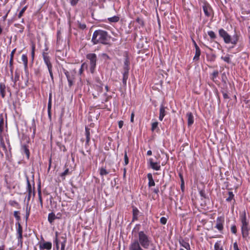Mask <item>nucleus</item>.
<instances>
[{"label": "nucleus", "mask_w": 250, "mask_h": 250, "mask_svg": "<svg viewBox=\"0 0 250 250\" xmlns=\"http://www.w3.org/2000/svg\"><path fill=\"white\" fill-rule=\"evenodd\" d=\"M218 71H214L212 73V80L214 81V79L216 78L218 75Z\"/></svg>", "instance_id": "c03bdc74"}, {"label": "nucleus", "mask_w": 250, "mask_h": 250, "mask_svg": "<svg viewBox=\"0 0 250 250\" xmlns=\"http://www.w3.org/2000/svg\"><path fill=\"white\" fill-rule=\"evenodd\" d=\"M193 42L194 46L195 47V49H196V48H200L199 47V46L197 45V44H196V42L194 40H193Z\"/></svg>", "instance_id": "680f3d73"}, {"label": "nucleus", "mask_w": 250, "mask_h": 250, "mask_svg": "<svg viewBox=\"0 0 250 250\" xmlns=\"http://www.w3.org/2000/svg\"><path fill=\"white\" fill-rule=\"evenodd\" d=\"M102 86H103V84H102L101 86H97L98 90H99L100 91H102V90L103 89V87Z\"/></svg>", "instance_id": "0e129e2a"}, {"label": "nucleus", "mask_w": 250, "mask_h": 250, "mask_svg": "<svg viewBox=\"0 0 250 250\" xmlns=\"http://www.w3.org/2000/svg\"><path fill=\"white\" fill-rule=\"evenodd\" d=\"M166 111L165 107L162 105L160 108V115H159V120L160 121H162L164 116L166 115Z\"/></svg>", "instance_id": "f8f14e48"}, {"label": "nucleus", "mask_w": 250, "mask_h": 250, "mask_svg": "<svg viewBox=\"0 0 250 250\" xmlns=\"http://www.w3.org/2000/svg\"><path fill=\"white\" fill-rule=\"evenodd\" d=\"M0 94L2 98H4L6 94V85L4 83H0Z\"/></svg>", "instance_id": "1a4fd4ad"}, {"label": "nucleus", "mask_w": 250, "mask_h": 250, "mask_svg": "<svg viewBox=\"0 0 250 250\" xmlns=\"http://www.w3.org/2000/svg\"><path fill=\"white\" fill-rule=\"evenodd\" d=\"M34 49H35V46H32V55L33 57L34 56Z\"/></svg>", "instance_id": "69168bd1"}, {"label": "nucleus", "mask_w": 250, "mask_h": 250, "mask_svg": "<svg viewBox=\"0 0 250 250\" xmlns=\"http://www.w3.org/2000/svg\"><path fill=\"white\" fill-rule=\"evenodd\" d=\"M49 72L50 73V72H52V64L47 66Z\"/></svg>", "instance_id": "bf43d9fd"}, {"label": "nucleus", "mask_w": 250, "mask_h": 250, "mask_svg": "<svg viewBox=\"0 0 250 250\" xmlns=\"http://www.w3.org/2000/svg\"><path fill=\"white\" fill-rule=\"evenodd\" d=\"M134 113H132L131 115V119H130V121L132 123H133L134 121Z\"/></svg>", "instance_id": "4d7b16f0"}, {"label": "nucleus", "mask_w": 250, "mask_h": 250, "mask_svg": "<svg viewBox=\"0 0 250 250\" xmlns=\"http://www.w3.org/2000/svg\"><path fill=\"white\" fill-rule=\"evenodd\" d=\"M39 199H40V202L41 203V204H42V199L40 190H39Z\"/></svg>", "instance_id": "13d9d810"}, {"label": "nucleus", "mask_w": 250, "mask_h": 250, "mask_svg": "<svg viewBox=\"0 0 250 250\" xmlns=\"http://www.w3.org/2000/svg\"><path fill=\"white\" fill-rule=\"evenodd\" d=\"M78 0H71V4L73 5H75L78 3Z\"/></svg>", "instance_id": "5fc2aeb1"}, {"label": "nucleus", "mask_w": 250, "mask_h": 250, "mask_svg": "<svg viewBox=\"0 0 250 250\" xmlns=\"http://www.w3.org/2000/svg\"><path fill=\"white\" fill-rule=\"evenodd\" d=\"M42 56H43L44 61L45 64H46L47 66H49V65H51L49 58L47 56V54L45 53H43L42 54Z\"/></svg>", "instance_id": "f3484780"}, {"label": "nucleus", "mask_w": 250, "mask_h": 250, "mask_svg": "<svg viewBox=\"0 0 250 250\" xmlns=\"http://www.w3.org/2000/svg\"><path fill=\"white\" fill-rule=\"evenodd\" d=\"M231 231L233 233H236L237 232L236 227L235 225L232 226L231 227Z\"/></svg>", "instance_id": "a18cd8bd"}, {"label": "nucleus", "mask_w": 250, "mask_h": 250, "mask_svg": "<svg viewBox=\"0 0 250 250\" xmlns=\"http://www.w3.org/2000/svg\"><path fill=\"white\" fill-rule=\"evenodd\" d=\"M13 60H10V61H9V65H10V72H11V79H13Z\"/></svg>", "instance_id": "7c9ffc66"}, {"label": "nucleus", "mask_w": 250, "mask_h": 250, "mask_svg": "<svg viewBox=\"0 0 250 250\" xmlns=\"http://www.w3.org/2000/svg\"><path fill=\"white\" fill-rule=\"evenodd\" d=\"M158 122H154L152 124L151 129L153 131L155 128H156L158 126Z\"/></svg>", "instance_id": "a19ab883"}, {"label": "nucleus", "mask_w": 250, "mask_h": 250, "mask_svg": "<svg viewBox=\"0 0 250 250\" xmlns=\"http://www.w3.org/2000/svg\"><path fill=\"white\" fill-rule=\"evenodd\" d=\"M62 238L63 239V241L61 243V249H63L65 248V243L66 242V240L65 238L62 237Z\"/></svg>", "instance_id": "58836bf2"}, {"label": "nucleus", "mask_w": 250, "mask_h": 250, "mask_svg": "<svg viewBox=\"0 0 250 250\" xmlns=\"http://www.w3.org/2000/svg\"><path fill=\"white\" fill-rule=\"evenodd\" d=\"M56 218V215L54 213L51 212L48 214V220L50 223H52Z\"/></svg>", "instance_id": "aec40b11"}, {"label": "nucleus", "mask_w": 250, "mask_h": 250, "mask_svg": "<svg viewBox=\"0 0 250 250\" xmlns=\"http://www.w3.org/2000/svg\"><path fill=\"white\" fill-rule=\"evenodd\" d=\"M51 108V94H50L48 104V112H50V110Z\"/></svg>", "instance_id": "79ce46f5"}, {"label": "nucleus", "mask_w": 250, "mask_h": 250, "mask_svg": "<svg viewBox=\"0 0 250 250\" xmlns=\"http://www.w3.org/2000/svg\"><path fill=\"white\" fill-rule=\"evenodd\" d=\"M20 79V74L17 72H15V75L13 81L14 82V84H16V83L17 81L19 80Z\"/></svg>", "instance_id": "c756f323"}, {"label": "nucleus", "mask_w": 250, "mask_h": 250, "mask_svg": "<svg viewBox=\"0 0 250 250\" xmlns=\"http://www.w3.org/2000/svg\"><path fill=\"white\" fill-rule=\"evenodd\" d=\"M124 160H125V165H127L128 164V157L127 156L126 152H125V154Z\"/></svg>", "instance_id": "37998d69"}, {"label": "nucleus", "mask_w": 250, "mask_h": 250, "mask_svg": "<svg viewBox=\"0 0 250 250\" xmlns=\"http://www.w3.org/2000/svg\"><path fill=\"white\" fill-rule=\"evenodd\" d=\"M229 197L226 199L227 201H230L233 199L234 195L232 192L229 191Z\"/></svg>", "instance_id": "2f4dec72"}, {"label": "nucleus", "mask_w": 250, "mask_h": 250, "mask_svg": "<svg viewBox=\"0 0 250 250\" xmlns=\"http://www.w3.org/2000/svg\"><path fill=\"white\" fill-rule=\"evenodd\" d=\"M167 219L164 217H162L160 219V222L163 225H165L167 223Z\"/></svg>", "instance_id": "4c0bfd02"}, {"label": "nucleus", "mask_w": 250, "mask_h": 250, "mask_svg": "<svg viewBox=\"0 0 250 250\" xmlns=\"http://www.w3.org/2000/svg\"><path fill=\"white\" fill-rule=\"evenodd\" d=\"M150 165L152 168L155 170H159L160 169V165L157 163L152 162V160H149Z\"/></svg>", "instance_id": "9b49d317"}, {"label": "nucleus", "mask_w": 250, "mask_h": 250, "mask_svg": "<svg viewBox=\"0 0 250 250\" xmlns=\"http://www.w3.org/2000/svg\"><path fill=\"white\" fill-rule=\"evenodd\" d=\"M22 61L24 63V67L26 68L27 66L28 60L26 55H22L21 57Z\"/></svg>", "instance_id": "b1692460"}, {"label": "nucleus", "mask_w": 250, "mask_h": 250, "mask_svg": "<svg viewBox=\"0 0 250 250\" xmlns=\"http://www.w3.org/2000/svg\"><path fill=\"white\" fill-rule=\"evenodd\" d=\"M215 250H223L222 248H220L219 244L216 243L214 246Z\"/></svg>", "instance_id": "09e8293b"}, {"label": "nucleus", "mask_w": 250, "mask_h": 250, "mask_svg": "<svg viewBox=\"0 0 250 250\" xmlns=\"http://www.w3.org/2000/svg\"><path fill=\"white\" fill-rule=\"evenodd\" d=\"M187 116L188 117V126L191 125L194 122L193 116L191 112H188L187 114Z\"/></svg>", "instance_id": "9d476101"}, {"label": "nucleus", "mask_w": 250, "mask_h": 250, "mask_svg": "<svg viewBox=\"0 0 250 250\" xmlns=\"http://www.w3.org/2000/svg\"><path fill=\"white\" fill-rule=\"evenodd\" d=\"M241 223H245L246 221V212L244 211L241 216Z\"/></svg>", "instance_id": "c85d7f7f"}, {"label": "nucleus", "mask_w": 250, "mask_h": 250, "mask_svg": "<svg viewBox=\"0 0 250 250\" xmlns=\"http://www.w3.org/2000/svg\"><path fill=\"white\" fill-rule=\"evenodd\" d=\"M124 122L122 121H120L118 123L119 127L120 128H121L123 125Z\"/></svg>", "instance_id": "6e6d98bb"}, {"label": "nucleus", "mask_w": 250, "mask_h": 250, "mask_svg": "<svg viewBox=\"0 0 250 250\" xmlns=\"http://www.w3.org/2000/svg\"><path fill=\"white\" fill-rule=\"evenodd\" d=\"M222 59L225 62H229V57H222Z\"/></svg>", "instance_id": "603ef678"}, {"label": "nucleus", "mask_w": 250, "mask_h": 250, "mask_svg": "<svg viewBox=\"0 0 250 250\" xmlns=\"http://www.w3.org/2000/svg\"><path fill=\"white\" fill-rule=\"evenodd\" d=\"M152 154V151L151 150H148L147 152V155H151Z\"/></svg>", "instance_id": "338daca9"}, {"label": "nucleus", "mask_w": 250, "mask_h": 250, "mask_svg": "<svg viewBox=\"0 0 250 250\" xmlns=\"http://www.w3.org/2000/svg\"><path fill=\"white\" fill-rule=\"evenodd\" d=\"M87 67V65L85 63H83L81 65V68L80 70V73L82 74L83 72V70L85 68H86Z\"/></svg>", "instance_id": "f704fd0d"}, {"label": "nucleus", "mask_w": 250, "mask_h": 250, "mask_svg": "<svg viewBox=\"0 0 250 250\" xmlns=\"http://www.w3.org/2000/svg\"><path fill=\"white\" fill-rule=\"evenodd\" d=\"M17 233L18 234V244L21 245L22 244V228L21 225L19 223H18Z\"/></svg>", "instance_id": "0eeeda50"}, {"label": "nucleus", "mask_w": 250, "mask_h": 250, "mask_svg": "<svg viewBox=\"0 0 250 250\" xmlns=\"http://www.w3.org/2000/svg\"><path fill=\"white\" fill-rule=\"evenodd\" d=\"M181 245L184 247L187 250H190V246L188 243L183 241L182 243H180Z\"/></svg>", "instance_id": "a878e982"}, {"label": "nucleus", "mask_w": 250, "mask_h": 250, "mask_svg": "<svg viewBox=\"0 0 250 250\" xmlns=\"http://www.w3.org/2000/svg\"><path fill=\"white\" fill-rule=\"evenodd\" d=\"M219 35L223 38L224 42L226 43H231L235 44L238 41V38L236 35H235L233 38L231 39L228 33L223 29L219 30Z\"/></svg>", "instance_id": "7ed1b4c3"}, {"label": "nucleus", "mask_w": 250, "mask_h": 250, "mask_svg": "<svg viewBox=\"0 0 250 250\" xmlns=\"http://www.w3.org/2000/svg\"><path fill=\"white\" fill-rule=\"evenodd\" d=\"M85 136H86V144L88 145L90 141V131L89 129L87 127H85Z\"/></svg>", "instance_id": "a211bd4d"}, {"label": "nucleus", "mask_w": 250, "mask_h": 250, "mask_svg": "<svg viewBox=\"0 0 250 250\" xmlns=\"http://www.w3.org/2000/svg\"><path fill=\"white\" fill-rule=\"evenodd\" d=\"M233 249L234 250H240L238 248V245H237V244L236 242H235L233 244Z\"/></svg>", "instance_id": "864d4df0"}, {"label": "nucleus", "mask_w": 250, "mask_h": 250, "mask_svg": "<svg viewBox=\"0 0 250 250\" xmlns=\"http://www.w3.org/2000/svg\"><path fill=\"white\" fill-rule=\"evenodd\" d=\"M108 173V172L106 170V169L102 167L100 169V175L101 176L106 175Z\"/></svg>", "instance_id": "cd10ccee"}, {"label": "nucleus", "mask_w": 250, "mask_h": 250, "mask_svg": "<svg viewBox=\"0 0 250 250\" xmlns=\"http://www.w3.org/2000/svg\"><path fill=\"white\" fill-rule=\"evenodd\" d=\"M78 25H79V27L82 29H84L86 28V25L85 23H81L80 22L78 21Z\"/></svg>", "instance_id": "c9c22d12"}, {"label": "nucleus", "mask_w": 250, "mask_h": 250, "mask_svg": "<svg viewBox=\"0 0 250 250\" xmlns=\"http://www.w3.org/2000/svg\"><path fill=\"white\" fill-rule=\"evenodd\" d=\"M49 74L50 75L52 80H53V75L52 72H50V73H49Z\"/></svg>", "instance_id": "774afa93"}, {"label": "nucleus", "mask_w": 250, "mask_h": 250, "mask_svg": "<svg viewBox=\"0 0 250 250\" xmlns=\"http://www.w3.org/2000/svg\"><path fill=\"white\" fill-rule=\"evenodd\" d=\"M68 81L69 83V86H71L73 83V78H68Z\"/></svg>", "instance_id": "3c124183"}, {"label": "nucleus", "mask_w": 250, "mask_h": 250, "mask_svg": "<svg viewBox=\"0 0 250 250\" xmlns=\"http://www.w3.org/2000/svg\"><path fill=\"white\" fill-rule=\"evenodd\" d=\"M108 20L110 22H117L119 20V17L117 16H114L108 18Z\"/></svg>", "instance_id": "bb28decb"}, {"label": "nucleus", "mask_w": 250, "mask_h": 250, "mask_svg": "<svg viewBox=\"0 0 250 250\" xmlns=\"http://www.w3.org/2000/svg\"><path fill=\"white\" fill-rule=\"evenodd\" d=\"M147 178L149 180L148 182V186L149 187H152L155 186V182L153 179L152 175L151 173H148L147 174Z\"/></svg>", "instance_id": "dca6fc26"}, {"label": "nucleus", "mask_w": 250, "mask_h": 250, "mask_svg": "<svg viewBox=\"0 0 250 250\" xmlns=\"http://www.w3.org/2000/svg\"><path fill=\"white\" fill-rule=\"evenodd\" d=\"M139 213V210L136 208H133V220H136Z\"/></svg>", "instance_id": "412c9836"}, {"label": "nucleus", "mask_w": 250, "mask_h": 250, "mask_svg": "<svg viewBox=\"0 0 250 250\" xmlns=\"http://www.w3.org/2000/svg\"><path fill=\"white\" fill-rule=\"evenodd\" d=\"M109 40L107 33L106 31L99 30L95 31L92 36V42L94 44L99 43L107 44Z\"/></svg>", "instance_id": "f257e3e1"}, {"label": "nucleus", "mask_w": 250, "mask_h": 250, "mask_svg": "<svg viewBox=\"0 0 250 250\" xmlns=\"http://www.w3.org/2000/svg\"><path fill=\"white\" fill-rule=\"evenodd\" d=\"M4 127V119L2 115H0V136L3 130Z\"/></svg>", "instance_id": "6ab92c4d"}, {"label": "nucleus", "mask_w": 250, "mask_h": 250, "mask_svg": "<svg viewBox=\"0 0 250 250\" xmlns=\"http://www.w3.org/2000/svg\"><path fill=\"white\" fill-rule=\"evenodd\" d=\"M19 214L20 212L19 211H15L14 212V215L18 221H19L21 219Z\"/></svg>", "instance_id": "473e14b6"}, {"label": "nucleus", "mask_w": 250, "mask_h": 250, "mask_svg": "<svg viewBox=\"0 0 250 250\" xmlns=\"http://www.w3.org/2000/svg\"><path fill=\"white\" fill-rule=\"evenodd\" d=\"M137 21H138L140 24H142V25H143V21L142 20H141L140 19H139V18H138V19H137Z\"/></svg>", "instance_id": "e2e57ef3"}, {"label": "nucleus", "mask_w": 250, "mask_h": 250, "mask_svg": "<svg viewBox=\"0 0 250 250\" xmlns=\"http://www.w3.org/2000/svg\"><path fill=\"white\" fill-rule=\"evenodd\" d=\"M0 146L3 148V150L4 151H7L6 147L5 145V144H4L3 139L2 138H0Z\"/></svg>", "instance_id": "393cba45"}, {"label": "nucleus", "mask_w": 250, "mask_h": 250, "mask_svg": "<svg viewBox=\"0 0 250 250\" xmlns=\"http://www.w3.org/2000/svg\"><path fill=\"white\" fill-rule=\"evenodd\" d=\"M26 7H24L21 10V11L20 12V13H19V15H18V17L19 18H20L23 15V13L24 12L25 9H26Z\"/></svg>", "instance_id": "ea45409f"}, {"label": "nucleus", "mask_w": 250, "mask_h": 250, "mask_svg": "<svg viewBox=\"0 0 250 250\" xmlns=\"http://www.w3.org/2000/svg\"><path fill=\"white\" fill-rule=\"evenodd\" d=\"M69 168H66L64 171L60 175L61 177H65L66 175H67L69 173Z\"/></svg>", "instance_id": "e433bc0d"}, {"label": "nucleus", "mask_w": 250, "mask_h": 250, "mask_svg": "<svg viewBox=\"0 0 250 250\" xmlns=\"http://www.w3.org/2000/svg\"><path fill=\"white\" fill-rule=\"evenodd\" d=\"M195 50H196L195 55L194 57L193 60L196 61V60H198V59L199 58V57L201 54V51H200V48H196V49H195Z\"/></svg>", "instance_id": "4be33fe9"}, {"label": "nucleus", "mask_w": 250, "mask_h": 250, "mask_svg": "<svg viewBox=\"0 0 250 250\" xmlns=\"http://www.w3.org/2000/svg\"><path fill=\"white\" fill-rule=\"evenodd\" d=\"M65 74L67 78V80H68V78H71L69 74V72L68 71H66L65 72Z\"/></svg>", "instance_id": "052dcab7"}, {"label": "nucleus", "mask_w": 250, "mask_h": 250, "mask_svg": "<svg viewBox=\"0 0 250 250\" xmlns=\"http://www.w3.org/2000/svg\"><path fill=\"white\" fill-rule=\"evenodd\" d=\"M27 184V191L28 192V200H29L30 198L31 193L32 192V187L30 183L29 178L28 176H26Z\"/></svg>", "instance_id": "4468645a"}, {"label": "nucleus", "mask_w": 250, "mask_h": 250, "mask_svg": "<svg viewBox=\"0 0 250 250\" xmlns=\"http://www.w3.org/2000/svg\"><path fill=\"white\" fill-rule=\"evenodd\" d=\"M41 249H46L49 250L52 248V244L50 242H45L40 246Z\"/></svg>", "instance_id": "2eb2a0df"}, {"label": "nucleus", "mask_w": 250, "mask_h": 250, "mask_svg": "<svg viewBox=\"0 0 250 250\" xmlns=\"http://www.w3.org/2000/svg\"><path fill=\"white\" fill-rule=\"evenodd\" d=\"M129 61L127 59H126L124 62L123 78V83L125 85H126V81L128 79V71H129Z\"/></svg>", "instance_id": "39448f33"}, {"label": "nucleus", "mask_w": 250, "mask_h": 250, "mask_svg": "<svg viewBox=\"0 0 250 250\" xmlns=\"http://www.w3.org/2000/svg\"><path fill=\"white\" fill-rule=\"evenodd\" d=\"M203 11L205 13V14L207 17H209L210 16V12L208 11V10H210L209 5L208 3H206L203 5Z\"/></svg>", "instance_id": "ddd939ff"}, {"label": "nucleus", "mask_w": 250, "mask_h": 250, "mask_svg": "<svg viewBox=\"0 0 250 250\" xmlns=\"http://www.w3.org/2000/svg\"><path fill=\"white\" fill-rule=\"evenodd\" d=\"M139 243L145 249H148L153 244L148 236L143 231L138 233Z\"/></svg>", "instance_id": "f03ea898"}, {"label": "nucleus", "mask_w": 250, "mask_h": 250, "mask_svg": "<svg viewBox=\"0 0 250 250\" xmlns=\"http://www.w3.org/2000/svg\"><path fill=\"white\" fill-rule=\"evenodd\" d=\"M22 149L24 151V152L25 153L27 158L28 159L30 155V152L29 150L28 149L27 147L25 145H23L22 146Z\"/></svg>", "instance_id": "5701e85b"}, {"label": "nucleus", "mask_w": 250, "mask_h": 250, "mask_svg": "<svg viewBox=\"0 0 250 250\" xmlns=\"http://www.w3.org/2000/svg\"><path fill=\"white\" fill-rule=\"evenodd\" d=\"M208 35L211 39H215L216 38V35L214 32L212 31H209L208 32Z\"/></svg>", "instance_id": "72a5a7b5"}, {"label": "nucleus", "mask_w": 250, "mask_h": 250, "mask_svg": "<svg viewBox=\"0 0 250 250\" xmlns=\"http://www.w3.org/2000/svg\"><path fill=\"white\" fill-rule=\"evenodd\" d=\"M86 58L90 61V71L91 73H93L97 62L96 55L94 53H90L86 55Z\"/></svg>", "instance_id": "20e7f679"}, {"label": "nucleus", "mask_w": 250, "mask_h": 250, "mask_svg": "<svg viewBox=\"0 0 250 250\" xmlns=\"http://www.w3.org/2000/svg\"><path fill=\"white\" fill-rule=\"evenodd\" d=\"M222 93L223 97L225 99H228L229 98V96L227 93L225 92L224 91H223Z\"/></svg>", "instance_id": "8fccbe9b"}, {"label": "nucleus", "mask_w": 250, "mask_h": 250, "mask_svg": "<svg viewBox=\"0 0 250 250\" xmlns=\"http://www.w3.org/2000/svg\"><path fill=\"white\" fill-rule=\"evenodd\" d=\"M241 231L242 236L244 238H247L249 236V229L247 222L242 223Z\"/></svg>", "instance_id": "423d86ee"}, {"label": "nucleus", "mask_w": 250, "mask_h": 250, "mask_svg": "<svg viewBox=\"0 0 250 250\" xmlns=\"http://www.w3.org/2000/svg\"><path fill=\"white\" fill-rule=\"evenodd\" d=\"M57 235H58V233L57 232L56 233V239H55V243H56V248H57V249L58 250L59 249V241H58V238H57Z\"/></svg>", "instance_id": "49530a36"}, {"label": "nucleus", "mask_w": 250, "mask_h": 250, "mask_svg": "<svg viewBox=\"0 0 250 250\" xmlns=\"http://www.w3.org/2000/svg\"><path fill=\"white\" fill-rule=\"evenodd\" d=\"M16 50V49H14L11 52V54H10V60H13L14 55L15 53Z\"/></svg>", "instance_id": "de8ad7c7"}, {"label": "nucleus", "mask_w": 250, "mask_h": 250, "mask_svg": "<svg viewBox=\"0 0 250 250\" xmlns=\"http://www.w3.org/2000/svg\"><path fill=\"white\" fill-rule=\"evenodd\" d=\"M224 222L223 218L222 217H218L216 220L215 228L219 230H222L223 229V223Z\"/></svg>", "instance_id": "6e6552de"}]
</instances>
